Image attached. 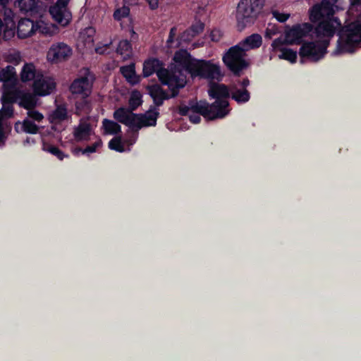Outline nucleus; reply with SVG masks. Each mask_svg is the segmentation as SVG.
I'll return each mask as SVG.
<instances>
[{
	"mask_svg": "<svg viewBox=\"0 0 361 361\" xmlns=\"http://www.w3.org/2000/svg\"><path fill=\"white\" fill-rule=\"evenodd\" d=\"M343 0H322L309 10L311 22H319L315 28V34L319 36L332 37L341 27V22L334 16L336 12L344 8Z\"/></svg>",
	"mask_w": 361,
	"mask_h": 361,
	"instance_id": "nucleus-1",
	"label": "nucleus"
},
{
	"mask_svg": "<svg viewBox=\"0 0 361 361\" xmlns=\"http://www.w3.org/2000/svg\"><path fill=\"white\" fill-rule=\"evenodd\" d=\"M197 62V61L192 59L187 51L180 50L175 54L170 68L158 72L159 80L170 89L171 97L176 96L178 90L185 85V73H189L192 76L195 71L193 65L195 66Z\"/></svg>",
	"mask_w": 361,
	"mask_h": 361,
	"instance_id": "nucleus-2",
	"label": "nucleus"
},
{
	"mask_svg": "<svg viewBox=\"0 0 361 361\" xmlns=\"http://www.w3.org/2000/svg\"><path fill=\"white\" fill-rule=\"evenodd\" d=\"M16 13L8 7L0 11V39L9 41L16 33L20 39H27L35 35V21L28 18H22L16 25Z\"/></svg>",
	"mask_w": 361,
	"mask_h": 361,
	"instance_id": "nucleus-3",
	"label": "nucleus"
},
{
	"mask_svg": "<svg viewBox=\"0 0 361 361\" xmlns=\"http://www.w3.org/2000/svg\"><path fill=\"white\" fill-rule=\"evenodd\" d=\"M209 94L212 98L216 99V102L209 105L207 102L201 101L196 104V109L202 115L209 120L222 118L226 116L229 110L227 98L229 91L227 87L223 84L211 85Z\"/></svg>",
	"mask_w": 361,
	"mask_h": 361,
	"instance_id": "nucleus-4",
	"label": "nucleus"
},
{
	"mask_svg": "<svg viewBox=\"0 0 361 361\" xmlns=\"http://www.w3.org/2000/svg\"><path fill=\"white\" fill-rule=\"evenodd\" d=\"M335 54L353 53L361 47V13L352 23L346 25L339 32Z\"/></svg>",
	"mask_w": 361,
	"mask_h": 361,
	"instance_id": "nucleus-5",
	"label": "nucleus"
},
{
	"mask_svg": "<svg viewBox=\"0 0 361 361\" xmlns=\"http://www.w3.org/2000/svg\"><path fill=\"white\" fill-rule=\"evenodd\" d=\"M264 0H240L236 8L235 18L240 30L254 23L264 6Z\"/></svg>",
	"mask_w": 361,
	"mask_h": 361,
	"instance_id": "nucleus-6",
	"label": "nucleus"
},
{
	"mask_svg": "<svg viewBox=\"0 0 361 361\" xmlns=\"http://www.w3.org/2000/svg\"><path fill=\"white\" fill-rule=\"evenodd\" d=\"M315 35L317 38L315 42L304 43L300 49L299 54L302 63L305 59L311 61H317L323 58L326 53V47L331 37Z\"/></svg>",
	"mask_w": 361,
	"mask_h": 361,
	"instance_id": "nucleus-7",
	"label": "nucleus"
},
{
	"mask_svg": "<svg viewBox=\"0 0 361 361\" xmlns=\"http://www.w3.org/2000/svg\"><path fill=\"white\" fill-rule=\"evenodd\" d=\"M222 60L228 68L235 75H238L249 66L246 52L238 44L231 47L224 54Z\"/></svg>",
	"mask_w": 361,
	"mask_h": 361,
	"instance_id": "nucleus-8",
	"label": "nucleus"
},
{
	"mask_svg": "<svg viewBox=\"0 0 361 361\" xmlns=\"http://www.w3.org/2000/svg\"><path fill=\"white\" fill-rule=\"evenodd\" d=\"M9 94H4L1 97L2 108L0 109V147L5 142L11 130V126L8 119L13 115V109L11 106V99Z\"/></svg>",
	"mask_w": 361,
	"mask_h": 361,
	"instance_id": "nucleus-9",
	"label": "nucleus"
},
{
	"mask_svg": "<svg viewBox=\"0 0 361 361\" xmlns=\"http://www.w3.org/2000/svg\"><path fill=\"white\" fill-rule=\"evenodd\" d=\"M193 67L195 71L192 77L199 76L216 80H220L223 77L219 64L212 61H197Z\"/></svg>",
	"mask_w": 361,
	"mask_h": 361,
	"instance_id": "nucleus-10",
	"label": "nucleus"
},
{
	"mask_svg": "<svg viewBox=\"0 0 361 361\" xmlns=\"http://www.w3.org/2000/svg\"><path fill=\"white\" fill-rule=\"evenodd\" d=\"M13 93L14 94V99L11 103V105L16 98H18L19 99L18 104L27 110V114L29 118H32L37 123H40L44 119L43 114L34 109L37 105V101L32 94L19 92L18 95H16L15 92H13Z\"/></svg>",
	"mask_w": 361,
	"mask_h": 361,
	"instance_id": "nucleus-11",
	"label": "nucleus"
},
{
	"mask_svg": "<svg viewBox=\"0 0 361 361\" xmlns=\"http://www.w3.org/2000/svg\"><path fill=\"white\" fill-rule=\"evenodd\" d=\"M93 80V75L90 72H86L72 82L70 90L73 94L85 99L91 94Z\"/></svg>",
	"mask_w": 361,
	"mask_h": 361,
	"instance_id": "nucleus-12",
	"label": "nucleus"
},
{
	"mask_svg": "<svg viewBox=\"0 0 361 361\" xmlns=\"http://www.w3.org/2000/svg\"><path fill=\"white\" fill-rule=\"evenodd\" d=\"M312 30V25L309 23L296 25L285 32L284 42L286 44H300L302 39Z\"/></svg>",
	"mask_w": 361,
	"mask_h": 361,
	"instance_id": "nucleus-13",
	"label": "nucleus"
},
{
	"mask_svg": "<svg viewBox=\"0 0 361 361\" xmlns=\"http://www.w3.org/2000/svg\"><path fill=\"white\" fill-rule=\"evenodd\" d=\"M72 55L71 48L63 42L53 44L47 52V60L51 63H59L68 59Z\"/></svg>",
	"mask_w": 361,
	"mask_h": 361,
	"instance_id": "nucleus-14",
	"label": "nucleus"
},
{
	"mask_svg": "<svg viewBox=\"0 0 361 361\" xmlns=\"http://www.w3.org/2000/svg\"><path fill=\"white\" fill-rule=\"evenodd\" d=\"M55 87L56 82L54 78L48 75H37L33 83L34 92L39 96L50 94Z\"/></svg>",
	"mask_w": 361,
	"mask_h": 361,
	"instance_id": "nucleus-15",
	"label": "nucleus"
},
{
	"mask_svg": "<svg viewBox=\"0 0 361 361\" xmlns=\"http://www.w3.org/2000/svg\"><path fill=\"white\" fill-rule=\"evenodd\" d=\"M49 12L52 19L62 27L68 26L72 20V14L68 8L54 4L49 7Z\"/></svg>",
	"mask_w": 361,
	"mask_h": 361,
	"instance_id": "nucleus-16",
	"label": "nucleus"
},
{
	"mask_svg": "<svg viewBox=\"0 0 361 361\" xmlns=\"http://www.w3.org/2000/svg\"><path fill=\"white\" fill-rule=\"evenodd\" d=\"M14 6L24 14L34 16L39 13L43 9V4L40 0H15Z\"/></svg>",
	"mask_w": 361,
	"mask_h": 361,
	"instance_id": "nucleus-17",
	"label": "nucleus"
},
{
	"mask_svg": "<svg viewBox=\"0 0 361 361\" xmlns=\"http://www.w3.org/2000/svg\"><path fill=\"white\" fill-rule=\"evenodd\" d=\"M35 34L39 32L44 37H53L59 32L58 25L43 16H40L35 21Z\"/></svg>",
	"mask_w": 361,
	"mask_h": 361,
	"instance_id": "nucleus-18",
	"label": "nucleus"
},
{
	"mask_svg": "<svg viewBox=\"0 0 361 361\" xmlns=\"http://www.w3.org/2000/svg\"><path fill=\"white\" fill-rule=\"evenodd\" d=\"M15 80L16 71L13 67L8 66L0 71V81L4 83V87L3 95L6 93L9 94L10 97H13L11 99V102L14 99V94L13 93V91L9 90L7 87L13 85Z\"/></svg>",
	"mask_w": 361,
	"mask_h": 361,
	"instance_id": "nucleus-19",
	"label": "nucleus"
},
{
	"mask_svg": "<svg viewBox=\"0 0 361 361\" xmlns=\"http://www.w3.org/2000/svg\"><path fill=\"white\" fill-rule=\"evenodd\" d=\"M159 112L156 110H149L144 114H136L133 128H141L156 125Z\"/></svg>",
	"mask_w": 361,
	"mask_h": 361,
	"instance_id": "nucleus-20",
	"label": "nucleus"
},
{
	"mask_svg": "<svg viewBox=\"0 0 361 361\" xmlns=\"http://www.w3.org/2000/svg\"><path fill=\"white\" fill-rule=\"evenodd\" d=\"M68 118L66 107L64 105H58L56 108L48 116L49 122L55 130H60L58 126Z\"/></svg>",
	"mask_w": 361,
	"mask_h": 361,
	"instance_id": "nucleus-21",
	"label": "nucleus"
},
{
	"mask_svg": "<svg viewBox=\"0 0 361 361\" xmlns=\"http://www.w3.org/2000/svg\"><path fill=\"white\" fill-rule=\"evenodd\" d=\"M35 122L32 118L27 116L22 122L18 121L16 123L15 130L17 133L37 134L39 128Z\"/></svg>",
	"mask_w": 361,
	"mask_h": 361,
	"instance_id": "nucleus-22",
	"label": "nucleus"
},
{
	"mask_svg": "<svg viewBox=\"0 0 361 361\" xmlns=\"http://www.w3.org/2000/svg\"><path fill=\"white\" fill-rule=\"evenodd\" d=\"M136 136L130 139L129 140L122 142L121 137H116L110 140L109 142V147L118 152H123L130 150V146L133 145L136 141Z\"/></svg>",
	"mask_w": 361,
	"mask_h": 361,
	"instance_id": "nucleus-23",
	"label": "nucleus"
},
{
	"mask_svg": "<svg viewBox=\"0 0 361 361\" xmlns=\"http://www.w3.org/2000/svg\"><path fill=\"white\" fill-rule=\"evenodd\" d=\"M114 116L115 119L122 123L130 127L134 126V120L135 119L136 114H133L126 109L121 108L117 109L114 112Z\"/></svg>",
	"mask_w": 361,
	"mask_h": 361,
	"instance_id": "nucleus-24",
	"label": "nucleus"
},
{
	"mask_svg": "<svg viewBox=\"0 0 361 361\" xmlns=\"http://www.w3.org/2000/svg\"><path fill=\"white\" fill-rule=\"evenodd\" d=\"M262 42V39L259 35L252 34L240 42L238 44L240 46L241 48H243V50L247 52L249 50L259 47Z\"/></svg>",
	"mask_w": 361,
	"mask_h": 361,
	"instance_id": "nucleus-25",
	"label": "nucleus"
},
{
	"mask_svg": "<svg viewBox=\"0 0 361 361\" xmlns=\"http://www.w3.org/2000/svg\"><path fill=\"white\" fill-rule=\"evenodd\" d=\"M281 43L280 39H276L272 43V47L280 51L279 58L281 59H285L290 63H295L297 59V52L291 49L282 48L279 49V44Z\"/></svg>",
	"mask_w": 361,
	"mask_h": 361,
	"instance_id": "nucleus-26",
	"label": "nucleus"
},
{
	"mask_svg": "<svg viewBox=\"0 0 361 361\" xmlns=\"http://www.w3.org/2000/svg\"><path fill=\"white\" fill-rule=\"evenodd\" d=\"M204 30V24L202 22H196L190 29L185 31L180 36V39L187 42L190 41L197 35L202 32Z\"/></svg>",
	"mask_w": 361,
	"mask_h": 361,
	"instance_id": "nucleus-27",
	"label": "nucleus"
},
{
	"mask_svg": "<svg viewBox=\"0 0 361 361\" xmlns=\"http://www.w3.org/2000/svg\"><path fill=\"white\" fill-rule=\"evenodd\" d=\"M120 71L129 83L135 85L139 82L140 76L135 73L134 64L123 66L121 68Z\"/></svg>",
	"mask_w": 361,
	"mask_h": 361,
	"instance_id": "nucleus-28",
	"label": "nucleus"
},
{
	"mask_svg": "<svg viewBox=\"0 0 361 361\" xmlns=\"http://www.w3.org/2000/svg\"><path fill=\"white\" fill-rule=\"evenodd\" d=\"M20 79L23 82L35 80L37 74L35 66L32 63H25L20 72Z\"/></svg>",
	"mask_w": 361,
	"mask_h": 361,
	"instance_id": "nucleus-29",
	"label": "nucleus"
},
{
	"mask_svg": "<svg viewBox=\"0 0 361 361\" xmlns=\"http://www.w3.org/2000/svg\"><path fill=\"white\" fill-rule=\"evenodd\" d=\"M161 67V63L157 59H149L145 61L143 64V75L144 77H148L152 75L154 72H157V75H158V72L161 71L162 69H159Z\"/></svg>",
	"mask_w": 361,
	"mask_h": 361,
	"instance_id": "nucleus-30",
	"label": "nucleus"
},
{
	"mask_svg": "<svg viewBox=\"0 0 361 361\" xmlns=\"http://www.w3.org/2000/svg\"><path fill=\"white\" fill-rule=\"evenodd\" d=\"M90 135V126L86 123H81L74 131L75 138L79 141L87 140Z\"/></svg>",
	"mask_w": 361,
	"mask_h": 361,
	"instance_id": "nucleus-31",
	"label": "nucleus"
},
{
	"mask_svg": "<svg viewBox=\"0 0 361 361\" xmlns=\"http://www.w3.org/2000/svg\"><path fill=\"white\" fill-rule=\"evenodd\" d=\"M149 92L154 102L159 105L165 99H168L170 96L166 93L159 85H152L149 87Z\"/></svg>",
	"mask_w": 361,
	"mask_h": 361,
	"instance_id": "nucleus-32",
	"label": "nucleus"
},
{
	"mask_svg": "<svg viewBox=\"0 0 361 361\" xmlns=\"http://www.w3.org/2000/svg\"><path fill=\"white\" fill-rule=\"evenodd\" d=\"M116 53L123 60L128 59L132 56V47L130 42L126 39L121 40L116 48Z\"/></svg>",
	"mask_w": 361,
	"mask_h": 361,
	"instance_id": "nucleus-33",
	"label": "nucleus"
},
{
	"mask_svg": "<svg viewBox=\"0 0 361 361\" xmlns=\"http://www.w3.org/2000/svg\"><path fill=\"white\" fill-rule=\"evenodd\" d=\"M231 97L238 103H245L250 99V93L245 88L233 89L231 91Z\"/></svg>",
	"mask_w": 361,
	"mask_h": 361,
	"instance_id": "nucleus-34",
	"label": "nucleus"
},
{
	"mask_svg": "<svg viewBox=\"0 0 361 361\" xmlns=\"http://www.w3.org/2000/svg\"><path fill=\"white\" fill-rule=\"evenodd\" d=\"M94 33L95 31L92 27H87L80 33V38L84 42L86 47L91 48L92 47Z\"/></svg>",
	"mask_w": 361,
	"mask_h": 361,
	"instance_id": "nucleus-35",
	"label": "nucleus"
},
{
	"mask_svg": "<svg viewBox=\"0 0 361 361\" xmlns=\"http://www.w3.org/2000/svg\"><path fill=\"white\" fill-rule=\"evenodd\" d=\"M102 123L104 134L114 135L121 130V126L114 121L104 119Z\"/></svg>",
	"mask_w": 361,
	"mask_h": 361,
	"instance_id": "nucleus-36",
	"label": "nucleus"
},
{
	"mask_svg": "<svg viewBox=\"0 0 361 361\" xmlns=\"http://www.w3.org/2000/svg\"><path fill=\"white\" fill-rule=\"evenodd\" d=\"M180 111L183 115L189 114L190 121L193 123H198L200 121V116L197 113L202 114L197 110L196 105L192 106L191 109L186 107L181 108Z\"/></svg>",
	"mask_w": 361,
	"mask_h": 361,
	"instance_id": "nucleus-37",
	"label": "nucleus"
},
{
	"mask_svg": "<svg viewBox=\"0 0 361 361\" xmlns=\"http://www.w3.org/2000/svg\"><path fill=\"white\" fill-rule=\"evenodd\" d=\"M142 103V94L138 91H133L130 94L129 104L130 108L134 110Z\"/></svg>",
	"mask_w": 361,
	"mask_h": 361,
	"instance_id": "nucleus-38",
	"label": "nucleus"
},
{
	"mask_svg": "<svg viewBox=\"0 0 361 361\" xmlns=\"http://www.w3.org/2000/svg\"><path fill=\"white\" fill-rule=\"evenodd\" d=\"M42 149L44 151L55 155L60 160H62L65 157H66L59 148L46 143H43Z\"/></svg>",
	"mask_w": 361,
	"mask_h": 361,
	"instance_id": "nucleus-39",
	"label": "nucleus"
},
{
	"mask_svg": "<svg viewBox=\"0 0 361 361\" xmlns=\"http://www.w3.org/2000/svg\"><path fill=\"white\" fill-rule=\"evenodd\" d=\"M129 8L127 6H122L120 8H118L115 11L114 16V18L120 20L123 18L127 17L129 15Z\"/></svg>",
	"mask_w": 361,
	"mask_h": 361,
	"instance_id": "nucleus-40",
	"label": "nucleus"
},
{
	"mask_svg": "<svg viewBox=\"0 0 361 361\" xmlns=\"http://www.w3.org/2000/svg\"><path fill=\"white\" fill-rule=\"evenodd\" d=\"M6 61L14 65H18L22 61L21 55L18 51L11 53L7 56Z\"/></svg>",
	"mask_w": 361,
	"mask_h": 361,
	"instance_id": "nucleus-41",
	"label": "nucleus"
},
{
	"mask_svg": "<svg viewBox=\"0 0 361 361\" xmlns=\"http://www.w3.org/2000/svg\"><path fill=\"white\" fill-rule=\"evenodd\" d=\"M76 113L81 114L82 113H88L90 110V106L87 101L85 99L82 103L78 102H76Z\"/></svg>",
	"mask_w": 361,
	"mask_h": 361,
	"instance_id": "nucleus-42",
	"label": "nucleus"
},
{
	"mask_svg": "<svg viewBox=\"0 0 361 361\" xmlns=\"http://www.w3.org/2000/svg\"><path fill=\"white\" fill-rule=\"evenodd\" d=\"M272 15L279 22L281 23L286 22L290 18L289 13H281L278 11H273Z\"/></svg>",
	"mask_w": 361,
	"mask_h": 361,
	"instance_id": "nucleus-43",
	"label": "nucleus"
},
{
	"mask_svg": "<svg viewBox=\"0 0 361 361\" xmlns=\"http://www.w3.org/2000/svg\"><path fill=\"white\" fill-rule=\"evenodd\" d=\"M223 36L222 32L219 29H214L210 32L209 37L213 42H219Z\"/></svg>",
	"mask_w": 361,
	"mask_h": 361,
	"instance_id": "nucleus-44",
	"label": "nucleus"
},
{
	"mask_svg": "<svg viewBox=\"0 0 361 361\" xmlns=\"http://www.w3.org/2000/svg\"><path fill=\"white\" fill-rule=\"evenodd\" d=\"M102 146V141L100 140L95 142L92 146H89L82 151V154L92 153L97 151L98 148Z\"/></svg>",
	"mask_w": 361,
	"mask_h": 361,
	"instance_id": "nucleus-45",
	"label": "nucleus"
},
{
	"mask_svg": "<svg viewBox=\"0 0 361 361\" xmlns=\"http://www.w3.org/2000/svg\"><path fill=\"white\" fill-rule=\"evenodd\" d=\"M176 35V28L172 27L170 30L169 36L166 41V44H167V47L169 49L173 47V44L174 42V38H175Z\"/></svg>",
	"mask_w": 361,
	"mask_h": 361,
	"instance_id": "nucleus-46",
	"label": "nucleus"
},
{
	"mask_svg": "<svg viewBox=\"0 0 361 361\" xmlns=\"http://www.w3.org/2000/svg\"><path fill=\"white\" fill-rule=\"evenodd\" d=\"M108 49H109V45L104 44L102 46L97 47L95 49V51L98 54H103L106 53Z\"/></svg>",
	"mask_w": 361,
	"mask_h": 361,
	"instance_id": "nucleus-47",
	"label": "nucleus"
},
{
	"mask_svg": "<svg viewBox=\"0 0 361 361\" xmlns=\"http://www.w3.org/2000/svg\"><path fill=\"white\" fill-rule=\"evenodd\" d=\"M148 3L150 7L152 9H154L157 8L158 6V0H146Z\"/></svg>",
	"mask_w": 361,
	"mask_h": 361,
	"instance_id": "nucleus-48",
	"label": "nucleus"
},
{
	"mask_svg": "<svg viewBox=\"0 0 361 361\" xmlns=\"http://www.w3.org/2000/svg\"><path fill=\"white\" fill-rule=\"evenodd\" d=\"M70 1L71 0H56V2L54 4L68 7V4Z\"/></svg>",
	"mask_w": 361,
	"mask_h": 361,
	"instance_id": "nucleus-49",
	"label": "nucleus"
},
{
	"mask_svg": "<svg viewBox=\"0 0 361 361\" xmlns=\"http://www.w3.org/2000/svg\"><path fill=\"white\" fill-rule=\"evenodd\" d=\"M10 0H0V5L3 6V8L0 10V11L9 3Z\"/></svg>",
	"mask_w": 361,
	"mask_h": 361,
	"instance_id": "nucleus-50",
	"label": "nucleus"
},
{
	"mask_svg": "<svg viewBox=\"0 0 361 361\" xmlns=\"http://www.w3.org/2000/svg\"><path fill=\"white\" fill-rule=\"evenodd\" d=\"M130 37L132 39H135L137 38V35L135 33V32L133 30V29H130Z\"/></svg>",
	"mask_w": 361,
	"mask_h": 361,
	"instance_id": "nucleus-51",
	"label": "nucleus"
},
{
	"mask_svg": "<svg viewBox=\"0 0 361 361\" xmlns=\"http://www.w3.org/2000/svg\"><path fill=\"white\" fill-rule=\"evenodd\" d=\"M248 85H249V80H247V79L243 80V81L242 82L243 88H244L245 87L247 86Z\"/></svg>",
	"mask_w": 361,
	"mask_h": 361,
	"instance_id": "nucleus-52",
	"label": "nucleus"
},
{
	"mask_svg": "<svg viewBox=\"0 0 361 361\" xmlns=\"http://www.w3.org/2000/svg\"><path fill=\"white\" fill-rule=\"evenodd\" d=\"M353 5L361 4V0H350Z\"/></svg>",
	"mask_w": 361,
	"mask_h": 361,
	"instance_id": "nucleus-53",
	"label": "nucleus"
},
{
	"mask_svg": "<svg viewBox=\"0 0 361 361\" xmlns=\"http://www.w3.org/2000/svg\"><path fill=\"white\" fill-rule=\"evenodd\" d=\"M183 42V40H181V39H180V42L178 43V44H177V45H175V47H177V46H180V45H182V42Z\"/></svg>",
	"mask_w": 361,
	"mask_h": 361,
	"instance_id": "nucleus-54",
	"label": "nucleus"
}]
</instances>
